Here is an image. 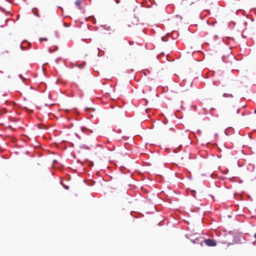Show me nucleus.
I'll return each mask as SVG.
<instances>
[{"instance_id": "6", "label": "nucleus", "mask_w": 256, "mask_h": 256, "mask_svg": "<svg viewBox=\"0 0 256 256\" xmlns=\"http://www.w3.org/2000/svg\"><path fill=\"white\" fill-rule=\"evenodd\" d=\"M43 40L45 41H46L48 40L47 38H44Z\"/></svg>"}, {"instance_id": "9", "label": "nucleus", "mask_w": 256, "mask_h": 256, "mask_svg": "<svg viewBox=\"0 0 256 256\" xmlns=\"http://www.w3.org/2000/svg\"><path fill=\"white\" fill-rule=\"evenodd\" d=\"M254 237L255 238H256V233L255 234L254 236Z\"/></svg>"}, {"instance_id": "5", "label": "nucleus", "mask_w": 256, "mask_h": 256, "mask_svg": "<svg viewBox=\"0 0 256 256\" xmlns=\"http://www.w3.org/2000/svg\"><path fill=\"white\" fill-rule=\"evenodd\" d=\"M81 130H82V131L83 132H84L86 130V129L84 127H82Z\"/></svg>"}, {"instance_id": "1", "label": "nucleus", "mask_w": 256, "mask_h": 256, "mask_svg": "<svg viewBox=\"0 0 256 256\" xmlns=\"http://www.w3.org/2000/svg\"><path fill=\"white\" fill-rule=\"evenodd\" d=\"M204 243L208 246H214L216 245V240L210 238L205 239L204 240Z\"/></svg>"}, {"instance_id": "2", "label": "nucleus", "mask_w": 256, "mask_h": 256, "mask_svg": "<svg viewBox=\"0 0 256 256\" xmlns=\"http://www.w3.org/2000/svg\"><path fill=\"white\" fill-rule=\"evenodd\" d=\"M32 12H33V14L36 16L38 17H40V16L38 14V9L36 8H34L32 10Z\"/></svg>"}, {"instance_id": "8", "label": "nucleus", "mask_w": 256, "mask_h": 256, "mask_svg": "<svg viewBox=\"0 0 256 256\" xmlns=\"http://www.w3.org/2000/svg\"><path fill=\"white\" fill-rule=\"evenodd\" d=\"M238 111H239V110H238V109H237V110H236V113H238Z\"/></svg>"}, {"instance_id": "7", "label": "nucleus", "mask_w": 256, "mask_h": 256, "mask_svg": "<svg viewBox=\"0 0 256 256\" xmlns=\"http://www.w3.org/2000/svg\"><path fill=\"white\" fill-rule=\"evenodd\" d=\"M2 74V70H0V74Z\"/></svg>"}, {"instance_id": "3", "label": "nucleus", "mask_w": 256, "mask_h": 256, "mask_svg": "<svg viewBox=\"0 0 256 256\" xmlns=\"http://www.w3.org/2000/svg\"><path fill=\"white\" fill-rule=\"evenodd\" d=\"M81 4V0H76L75 2V4L76 5L78 8L80 7Z\"/></svg>"}, {"instance_id": "10", "label": "nucleus", "mask_w": 256, "mask_h": 256, "mask_svg": "<svg viewBox=\"0 0 256 256\" xmlns=\"http://www.w3.org/2000/svg\"><path fill=\"white\" fill-rule=\"evenodd\" d=\"M254 112L256 114V110H254Z\"/></svg>"}, {"instance_id": "4", "label": "nucleus", "mask_w": 256, "mask_h": 256, "mask_svg": "<svg viewBox=\"0 0 256 256\" xmlns=\"http://www.w3.org/2000/svg\"><path fill=\"white\" fill-rule=\"evenodd\" d=\"M224 97H232V94H223Z\"/></svg>"}]
</instances>
